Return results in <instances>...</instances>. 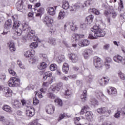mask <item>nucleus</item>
Instances as JSON below:
<instances>
[{"label": "nucleus", "instance_id": "nucleus-1", "mask_svg": "<svg viewBox=\"0 0 125 125\" xmlns=\"http://www.w3.org/2000/svg\"><path fill=\"white\" fill-rule=\"evenodd\" d=\"M23 29H24L23 31L27 34V37L28 40H33L34 42L39 40V38L35 35H36L35 30H32L26 22H25L22 26L18 27L15 29V34L17 35L18 37H20L23 33Z\"/></svg>", "mask_w": 125, "mask_h": 125}, {"label": "nucleus", "instance_id": "nucleus-2", "mask_svg": "<svg viewBox=\"0 0 125 125\" xmlns=\"http://www.w3.org/2000/svg\"><path fill=\"white\" fill-rule=\"evenodd\" d=\"M91 30L94 33L89 34L88 38L91 40H94L97 38L104 37L106 35V32L104 31L101 30L100 25L96 24L93 26L91 29Z\"/></svg>", "mask_w": 125, "mask_h": 125}, {"label": "nucleus", "instance_id": "nucleus-3", "mask_svg": "<svg viewBox=\"0 0 125 125\" xmlns=\"http://www.w3.org/2000/svg\"><path fill=\"white\" fill-rule=\"evenodd\" d=\"M20 85V80L16 77H12L8 82V85L11 87H15V86H19Z\"/></svg>", "mask_w": 125, "mask_h": 125}, {"label": "nucleus", "instance_id": "nucleus-4", "mask_svg": "<svg viewBox=\"0 0 125 125\" xmlns=\"http://www.w3.org/2000/svg\"><path fill=\"white\" fill-rule=\"evenodd\" d=\"M94 65L95 68H97L99 70H101L102 69V61L101 59L98 57H95Z\"/></svg>", "mask_w": 125, "mask_h": 125}, {"label": "nucleus", "instance_id": "nucleus-5", "mask_svg": "<svg viewBox=\"0 0 125 125\" xmlns=\"http://www.w3.org/2000/svg\"><path fill=\"white\" fill-rule=\"evenodd\" d=\"M63 86V83H58L57 84H55L51 86L50 88L52 91H54L55 92H58L62 88Z\"/></svg>", "mask_w": 125, "mask_h": 125}, {"label": "nucleus", "instance_id": "nucleus-6", "mask_svg": "<svg viewBox=\"0 0 125 125\" xmlns=\"http://www.w3.org/2000/svg\"><path fill=\"white\" fill-rule=\"evenodd\" d=\"M113 60L117 63H122L123 65H125V58L120 55H117L113 57Z\"/></svg>", "mask_w": 125, "mask_h": 125}, {"label": "nucleus", "instance_id": "nucleus-7", "mask_svg": "<svg viewBox=\"0 0 125 125\" xmlns=\"http://www.w3.org/2000/svg\"><path fill=\"white\" fill-rule=\"evenodd\" d=\"M43 22L48 27H50V26H51L52 24V23H53V20L51 18H49L48 16H46L44 18Z\"/></svg>", "mask_w": 125, "mask_h": 125}, {"label": "nucleus", "instance_id": "nucleus-8", "mask_svg": "<svg viewBox=\"0 0 125 125\" xmlns=\"http://www.w3.org/2000/svg\"><path fill=\"white\" fill-rule=\"evenodd\" d=\"M97 111L99 114H101V115H104V114H110L111 113L110 110H108L107 107H102L100 108L97 109Z\"/></svg>", "mask_w": 125, "mask_h": 125}, {"label": "nucleus", "instance_id": "nucleus-9", "mask_svg": "<svg viewBox=\"0 0 125 125\" xmlns=\"http://www.w3.org/2000/svg\"><path fill=\"white\" fill-rule=\"evenodd\" d=\"M2 90L5 97H10L12 95V91L9 87H5Z\"/></svg>", "mask_w": 125, "mask_h": 125}, {"label": "nucleus", "instance_id": "nucleus-10", "mask_svg": "<svg viewBox=\"0 0 125 125\" xmlns=\"http://www.w3.org/2000/svg\"><path fill=\"white\" fill-rule=\"evenodd\" d=\"M55 110V107L52 104L47 105L45 107V111L46 113H47V114H49V115H52V114L54 113Z\"/></svg>", "mask_w": 125, "mask_h": 125}, {"label": "nucleus", "instance_id": "nucleus-11", "mask_svg": "<svg viewBox=\"0 0 125 125\" xmlns=\"http://www.w3.org/2000/svg\"><path fill=\"white\" fill-rule=\"evenodd\" d=\"M7 46L9 47V49L11 52H15L16 50V47H15V43L13 41H10L7 43Z\"/></svg>", "mask_w": 125, "mask_h": 125}, {"label": "nucleus", "instance_id": "nucleus-12", "mask_svg": "<svg viewBox=\"0 0 125 125\" xmlns=\"http://www.w3.org/2000/svg\"><path fill=\"white\" fill-rule=\"evenodd\" d=\"M93 51L90 49H85L83 52V55L85 59H87L90 56L92 55Z\"/></svg>", "mask_w": 125, "mask_h": 125}, {"label": "nucleus", "instance_id": "nucleus-13", "mask_svg": "<svg viewBox=\"0 0 125 125\" xmlns=\"http://www.w3.org/2000/svg\"><path fill=\"white\" fill-rule=\"evenodd\" d=\"M35 108L32 106H29L26 110V116L27 117H33L35 115Z\"/></svg>", "mask_w": 125, "mask_h": 125}, {"label": "nucleus", "instance_id": "nucleus-14", "mask_svg": "<svg viewBox=\"0 0 125 125\" xmlns=\"http://www.w3.org/2000/svg\"><path fill=\"white\" fill-rule=\"evenodd\" d=\"M109 81H110L109 78L104 77L103 78H102L99 81L100 85H101L102 86H105V85H106V84H108V83H109Z\"/></svg>", "mask_w": 125, "mask_h": 125}, {"label": "nucleus", "instance_id": "nucleus-15", "mask_svg": "<svg viewBox=\"0 0 125 125\" xmlns=\"http://www.w3.org/2000/svg\"><path fill=\"white\" fill-rule=\"evenodd\" d=\"M69 57L73 63H77V62H78V60H79V58L78 57L77 54L72 53L69 54Z\"/></svg>", "mask_w": 125, "mask_h": 125}, {"label": "nucleus", "instance_id": "nucleus-16", "mask_svg": "<svg viewBox=\"0 0 125 125\" xmlns=\"http://www.w3.org/2000/svg\"><path fill=\"white\" fill-rule=\"evenodd\" d=\"M90 43L89 41L87 40H82L79 42L78 45L79 46H81V47H83V46H87V45H89Z\"/></svg>", "mask_w": 125, "mask_h": 125}, {"label": "nucleus", "instance_id": "nucleus-17", "mask_svg": "<svg viewBox=\"0 0 125 125\" xmlns=\"http://www.w3.org/2000/svg\"><path fill=\"white\" fill-rule=\"evenodd\" d=\"M24 24H21V22L18 21H14L12 26V29H13L14 30H16V29H17V28H19L20 27H21Z\"/></svg>", "mask_w": 125, "mask_h": 125}, {"label": "nucleus", "instance_id": "nucleus-18", "mask_svg": "<svg viewBox=\"0 0 125 125\" xmlns=\"http://www.w3.org/2000/svg\"><path fill=\"white\" fill-rule=\"evenodd\" d=\"M47 11L48 14L50 15L51 16H54L55 14L56 13V11L55 9L53 8V7H49L47 9Z\"/></svg>", "mask_w": 125, "mask_h": 125}, {"label": "nucleus", "instance_id": "nucleus-19", "mask_svg": "<svg viewBox=\"0 0 125 125\" xmlns=\"http://www.w3.org/2000/svg\"><path fill=\"white\" fill-rule=\"evenodd\" d=\"M12 26V21L11 20L9 19L8 20L4 26V28L5 30H8V29H10L11 27Z\"/></svg>", "mask_w": 125, "mask_h": 125}, {"label": "nucleus", "instance_id": "nucleus-20", "mask_svg": "<svg viewBox=\"0 0 125 125\" xmlns=\"http://www.w3.org/2000/svg\"><path fill=\"white\" fill-rule=\"evenodd\" d=\"M33 52H35V50H30L26 51L24 52V55L25 57H26V58L33 57L34 54H33Z\"/></svg>", "mask_w": 125, "mask_h": 125}, {"label": "nucleus", "instance_id": "nucleus-21", "mask_svg": "<svg viewBox=\"0 0 125 125\" xmlns=\"http://www.w3.org/2000/svg\"><path fill=\"white\" fill-rule=\"evenodd\" d=\"M93 79H94V75H88L87 77V81L86 82V85H87V86H89V84H90L91 83H92Z\"/></svg>", "mask_w": 125, "mask_h": 125}, {"label": "nucleus", "instance_id": "nucleus-22", "mask_svg": "<svg viewBox=\"0 0 125 125\" xmlns=\"http://www.w3.org/2000/svg\"><path fill=\"white\" fill-rule=\"evenodd\" d=\"M85 116L86 119L88 120L89 122H92V112L86 111Z\"/></svg>", "mask_w": 125, "mask_h": 125}, {"label": "nucleus", "instance_id": "nucleus-23", "mask_svg": "<svg viewBox=\"0 0 125 125\" xmlns=\"http://www.w3.org/2000/svg\"><path fill=\"white\" fill-rule=\"evenodd\" d=\"M93 21V15H90L86 17L85 20V23L87 24V25H90L91 23H92V21Z\"/></svg>", "mask_w": 125, "mask_h": 125}, {"label": "nucleus", "instance_id": "nucleus-24", "mask_svg": "<svg viewBox=\"0 0 125 125\" xmlns=\"http://www.w3.org/2000/svg\"><path fill=\"white\" fill-rule=\"evenodd\" d=\"M21 106L22 105L21 104V103L18 101H15L13 104V108H15V109L21 108Z\"/></svg>", "mask_w": 125, "mask_h": 125}, {"label": "nucleus", "instance_id": "nucleus-25", "mask_svg": "<svg viewBox=\"0 0 125 125\" xmlns=\"http://www.w3.org/2000/svg\"><path fill=\"white\" fill-rule=\"evenodd\" d=\"M2 109L5 112H7V113H12V108L9 105H4L2 106Z\"/></svg>", "mask_w": 125, "mask_h": 125}, {"label": "nucleus", "instance_id": "nucleus-26", "mask_svg": "<svg viewBox=\"0 0 125 125\" xmlns=\"http://www.w3.org/2000/svg\"><path fill=\"white\" fill-rule=\"evenodd\" d=\"M68 25L70 26L71 31H73V32L78 31V27H77V25H76L75 23L73 22H69Z\"/></svg>", "mask_w": 125, "mask_h": 125}, {"label": "nucleus", "instance_id": "nucleus-27", "mask_svg": "<svg viewBox=\"0 0 125 125\" xmlns=\"http://www.w3.org/2000/svg\"><path fill=\"white\" fill-rule=\"evenodd\" d=\"M52 76V73L50 71L45 72L43 75V80L45 81L47 78H50Z\"/></svg>", "mask_w": 125, "mask_h": 125}, {"label": "nucleus", "instance_id": "nucleus-28", "mask_svg": "<svg viewBox=\"0 0 125 125\" xmlns=\"http://www.w3.org/2000/svg\"><path fill=\"white\" fill-rule=\"evenodd\" d=\"M84 36V35H79L76 34H73L72 36L73 40L75 41H79V39H82V38Z\"/></svg>", "mask_w": 125, "mask_h": 125}, {"label": "nucleus", "instance_id": "nucleus-29", "mask_svg": "<svg viewBox=\"0 0 125 125\" xmlns=\"http://www.w3.org/2000/svg\"><path fill=\"white\" fill-rule=\"evenodd\" d=\"M47 67V64L45 62H42L38 65V68L39 70H43Z\"/></svg>", "mask_w": 125, "mask_h": 125}, {"label": "nucleus", "instance_id": "nucleus-30", "mask_svg": "<svg viewBox=\"0 0 125 125\" xmlns=\"http://www.w3.org/2000/svg\"><path fill=\"white\" fill-rule=\"evenodd\" d=\"M62 71H63V73H65V74H67V73H68V71H69V64H68L67 63L65 62L63 63L62 66Z\"/></svg>", "mask_w": 125, "mask_h": 125}, {"label": "nucleus", "instance_id": "nucleus-31", "mask_svg": "<svg viewBox=\"0 0 125 125\" xmlns=\"http://www.w3.org/2000/svg\"><path fill=\"white\" fill-rule=\"evenodd\" d=\"M86 93H87V91L86 90H85L83 91V93L81 96V98L83 102H85V101H86V99H87L86 96L87 95Z\"/></svg>", "mask_w": 125, "mask_h": 125}, {"label": "nucleus", "instance_id": "nucleus-32", "mask_svg": "<svg viewBox=\"0 0 125 125\" xmlns=\"http://www.w3.org/2000/svg\"><path fill=\"white\" fill-rule=\"evenodd\" d=\"M110 90L111 92H110ZM110 90L107 89V92L110 95L111 94H117V89L115 87H110Z\"/></svg>", "mask_w": 125, "mask_h": 125}, {"label": "nucleus", "instance_id": "nucleus-33", "mask_svg": "<svg viewBox=\"0 0 125 125\" xmlns=\"http://www.w3.org/2000/svg\"><path fill=\"white\" fill-rule=\"evenodd\" d=\"M64 17H65V12L63 10L60 11L58 16V20L64 19Z\"/></svg>", "mask_w": 125, "mask_h": 125}, {"label": "nucleus", "instance_id": "nucleus-34", "mask_svg": "<svg viewBox=\"0 0 125 125\" xmlns=\"http://www.w3.org/2000/svg\"><path fill=\"white\" fill-rule=\"evenodd\" d=\"M54 102L56 103L57 105H58L60 107L63 106V102H62V100L59 98L56 99L54 100Z\"/></svg>", "mask_w": 125, "mask_h": 125}, {"label": "nucleus", "instance_id": "nucleus-35", "mask_svg": "<svg viewBox=\"0 0 125 125\" xmlns=\"http://www.w3.org/2000/svg\"><path fill=\"white\" fill-rule=\"evenodd\" d=\"M70 7V5H69V2L67 1L63 0L62 3V8L63 9H68Z\"/></svg>", "mask_w": 125, "mask_h": 125}, {"label": "nucleus", "instance_id": "nucleus-36", "mask_svg": "<svg viewBox=\"0 0 125 125\" xmlns=\"http://www.w3.org/2000/svg\"><path fill=\"white\" fill-rule=\"evenodd\" d=\"M52 83H53V80L50 79L48 82L43 83L42 85L43 87H48L49 86V84Z\"/></svg>", "mask_w": 125, "mask_h": 125}, {"label": "nucleus", "instance_id": "nucleus-37", "mask_svg": "<svg viewBox=\"0 0 125 125\" xmlns=\"http://www.w3.org/2000/svg\"><path fill=\"white\" fill-rule=\"evenodd\" d=\"M48 42L52 45H55L56 44V40L54 38H50L49 39Z\"/></svg>", "mask_w": 125, "mask_h": 125}, {"label": "nucleus", "instance_id": "nucleus-38", "mask_svg": "<svg viewBox=\"0 0 125 125\" xmlns=\"http://www.w3.org/2000/svg\"><path fill=\"white\" fill-rule=\"evenodd\" d=\"M70 117L71 116H69L67 115V114L65 113H63V114H61L59 117V121H61V120H63V119H64V118H70Z\"/></svg>", "mask_w": 125, "mask_h": 125}, {"label": "nucleus", "instance_id": "nucleus-39", "mask_svg": "<svg viewBox=\"0 0 125 125\" xmlns=\"http://www.w3.org/2000/svg\"><path fill=\"white\" fill-rule=\"evenodd\" d=\"M65 98H70L72 97V93L69 90L65 91V93L64 94Z\"/></svg>", "mask_w": 125, "mask_h": 125}, {"label": "nucleus", "instance_id": "nucleus-40", "mask_svg": "<svg viewBox=\"0 0 125 125\" xmlns=\"http://www.w3.org/2000/svg\"><path fill=\"white\" fill-rule=\"evenodd\" d=\"M96 96L97 97H98V98H101V99H103V98H105L104 94H103V93H102V92H98L96 94Z\"/></svg>", "mask_w": 125, "mask_h": 125}, {"label": "nucleus", "instance_id": "nucleus-41", "mask_svg": "<svg viewBox=\"0 0 125 125\" xmlns=\"http://www.w3.org/2000/svg\"><path fill=\"white\" fill-rule=\"evenodd\" d=\"M90 102L92 105H98V101L96 100V99H94V98H92L90 100Z\"/></svg>", "mask_w": 125, "mask_h": 125}, {"label": "nucleus", "instance_id": "nucleus-42", "mask_svg": "<svg viewBox=\"0 0 125 125\" xmlns=\"http://www.w3.org/2000/svg\"><path fill=\"white\" fill-rule=\"evenodd\" d=\"M50 70L51 71H56L57 70V65L56 64H52L50 66Z\"/></svg>", "mask_w": 125, "mask_h": 125}, {"label": "nucleus", "instance_id": "nucleus-43", "mask_svg": "<svg viewBox=\"0 0 125 125\" xmlns=\"http://www.w3.org/2000/svg\"><path fill=\"white\" fill-rule=\"evenodd\" d=\"M118 75L119 78H120V79H121V80H123V81H125V76L124 73H122V71H119L118 73Z\"/></svg>", "mask_w": 125, "mask_h": 125}, {"label": "nucleus", "instance_id": "nucleus-44", "mask_svg": "<svg viewBox=\"0 0 125 125\" xmlns=\"http://www.w3.org/2000/svg\"><path fill=\"white\" fill-rule=\"evenodd\" d=\"M38 42H32L31 43V44L30 45V48H37V47H38Z\"/></svg>", "mask_w": 125, "mask_h": 125}, {"label": "nucleus", "instance_id": "nucleus-45", "mask_svg": "<svg viewBox=\"0 0 125 125\" xmlns=\"http://www.w3.org/2000/svg\"><path fill=\"white\" fill-rule=\"evenodd\" d=\"M16 7L18 10H22L23 9V5L21 3L18 2L16 4Z\"/></svg>", "mask_w": 125, "mask_h": 125}, {"label": "nucleus", "instance_id": "nucleus-46", "mask_svg": "<svg viewBox=\"0 0 125 125\" xmlns=\"http://www.w3.org/2000/svg\"><path fill=\"white\" fill-rule=\"evenodd\" d=\"M76 83L77 85H78V86H79L80 87H82V86H83V81L77 80L76 81Z\"/></svg>", "mask_w": 125, "mask_h": 125}, {"label": "nucleus", "instance_id": "nucleus-47", "mask_svg": "<svg viewBox=\"0 0 125 125\" xmlns=\"http://www.w3.org/2000/svg\"><path fill=\"white\" fill-rule=\"evenodd\" d=\"M47 96L49 97V98H51V99H54V98L56 97V96L52 93H48L47 94Z\"/></svg>", "mask_w": 125, "mask_h": 125}, {"label": "nucleus", "instance_id": "nucleus-48", "mask_svg": "<svg viewBox=\"0 0 125 125\" xmlns=\"http://www.w3.org/2000/svg\"><path fill=\"white\" fill-rule=\"evenodd\" d=\"M92 11L94 14H95L96 15H99V14H100L99 11L95 8L92 9Z\"/></svg>", "mask_w": 125, "mask_h": 125}, {"label": "nucleus", "instance_id": "nucleus-49", "mask_svg": "<svg viewBox=\"0 0 125 125\" xmlns=\"http://www.w3.org/2000/svg\"><path fill=\"white\" fill-rule=\"evenodd\" d=\"M37 12L42 15V14L44 12V8L40 7L38 10H37Z\"/></svg>", "mask_w": 125, "mask_h": 125}, {"label": "nucleus", "instance_id": "nucleus-50", "mask_svg": "<svg viewBox=\"0 0 125 125\" xmlns=\"http://www.w3.org/2000/svg\"><path fill=\"white\" fill-rule=\"evenodd\" d=\"M33 103L34 105H38L40 103V101L37 99V98H34L33 100Z\"/></svg>", "mask_w": 125, "mask_h": 125}, {"label": "nucleus", "instance_id": "nucleus-51", "mask_svg": "<svg viewBox=\"0 0 125 125\" xmlns=\"http://www.w3.org/2000/svg\"><path fill=\"white\" fill-rule=\"evenodd\" d=\"M17 64L21 69H24V65H23L22 62L20 60L17 61Z\"/></svg>", "mask_w": 125, "mask_h": 125}, {"label": "nucleus", "instance_id": "nucleus-52", "mask_svg": "<svg viewBox=\"0 0 125 125\" xmlns=\"http://www.w3.org/2000/svg\"><path fill=\"white\" fill-rule=\"evenodd\" d=\"M87 111V107L86 106H84V108H83L80 112L81 115H83L84 114L85 112H86Z\"/></svg>", "mask_w": 125, "mask_h": 125}, {"label": "nucleus", "instance_id": "nucleus-53", "mask_svg": "<svg viewBox=\"0 0 125 125\" xmlns=\"http://www.w3.org/2000/svg\"><path fill=\"white\" fill-rule=\"evenodd\" d=\"M42 57L43 58L44 61H45V62H48V59L47 58V55L46 54H42Z\"/></svg>", "mask_w": 125, "mask_h": 125}, {"label": "nucleus", "instance_id": "nucleus-54", "mask_svg": "<svg viewBox=\"0 0 125 125\" xmlns=\"http://www.w3.org/2000/svg\"><path fill=\"white\" fill-rule=\"evenodd\" d=\"M37 61V59L35 58H33V57H31L29 60V62H31L32 64L35 63Z\"/></svg>", "mask_w": 125, "mask_h": 125}, {"label": "nucleus", "instance_id": "nucleus-55", "mask_svg": "<svg viewBox=\"0 0 125 125\" xmlns=\"http://www.w3.org/2000/svg\"><path fill=\"white\" fill-rule=\"evenodd\" d=\"M8 71H9V74H10L12 76H15V75H16V73H15V72H14V71H13V70H12L10 68L9 69Z\"/></svg>", "mask_w": 125, "mask_h": 125}, {"label": "nucleus", "instance_id": "nucleus-56", "mask_svg": "<svg viewBox=\"0 0 125 125\" xmlns=\"http://www.w3.org/2000/svg\"><path fill=\"white\" fill-rule=\"evenodd\" d=\"M0 79L1 80H4V81L6 79V75L5 73H2L0 75Z\"/></svg>", "mask_w": 125, "mask_h": 125}, {"label": "nucleus", "instance_id": "nucleus-57", "mask_svg": "<svg viewBox=\"0 0 125 125\" xmlns=\"http://www.w3.org/2000/svg\"><path fill=\"white\" fill-rule=\"evenodd\" d=\"M80 28L83 30H85L86 29V25L85 23H83L80 25Z\"/></svg>", "mask_w": 125, "mask_h": 125}, {"label": "nucleus", "instance_id": "nucleus-58", "mask_svg": "<svg viewBox=\"0 0 125 125\" xmlns=\"http://www.w3.org/2000/svg\"><path fill=\"white\" fill-rule=\"evenodd\" d=\"M69 79H72L73 80H75V79H77L78 78V76L76 75H71L68 76Z\"/></svg>", "mask_w": 125, "mask_h": 125}, {"label": "nucleus", "instance_id": "nucleus-59", "mask_svg": "<svg viewBox=\"0 0 125 125\" xmlns=\"http://www.w3.org/2000/svg\"><path fill=\"white\" fill-rule=\"evenodd\" d=\"M111 12H109V10H105L104 12V15L105 16H108L109 14H111Z\"/></svg>", "mask_w": 125, "mask_h": 125}, {"label": "nucleus", "instance_id": "nucleus-60", "mask_svg": "<svg viewBox=\"0 0 125 125\" xmlns=\"http://www.w3.org/2000/svg\"><path fill=\"white\" fill-rule=\"evenodd\" d=\"M0 122L4 123L5 122V118L3 116H0Z\"/></svg>", "mask_w": 125, "mask_h": 125}, {"label": "nucleus", "instance_id": "nucleus-61", "mask_svg": "<svg viewBox=\"0 0 125 125\" xmlns=\"http://www.w3.org/2000/svg\"><path fill=\"white\" fill-rule=\"evenodd\" d=\"M108 10L109 12H111V13H112V12H114V7L112 6H109Z\"/></svg>", "mask_w": 125, "mask_h": 125}, {"label": "nucleus", "instance_id": "nucleus-62", "mask_svg": "<svg viewBox=\"0 0 125 125\" xmlns=\"http://www.w3.org/2000/svg\"><path fill=\"white\" fill-rule=\"evenodd\" d=\"M77 9V6L74 5L71 6V9H70V11H76Z\"/></svg>", "mask_w": 125, "mask_h": 125}, {"label": "nucleus", "instance_id": "nucleus-63", "mask_svg": "<svg viewBox=\"0 0 125 125\" xmlns=\"http://www.w3.org/2000/svg\"><path fill=\"white\" fill-rule=\"evenodd\" d=\"M106 63H111L112 62V59L109 57H107L106 58Z\"/></svg>", "mask_w": 125, "mask_h": 125}, {"label": "nucleus", "instance_id": "nucleus-64", "mask_svg": "<svg viewBox=\"0 0 125 125\" xmlns=\"http://www.w3.org/2000/svg\"><path fill=\"white\" fill-rule=\"evenodd\" d=\"M105 66L106 69H107V70L108 69H110V68L111 67V66L110 65V64H109V63H108V62H105Z\"/></svg>", "mask_w": 125, "mask_h": 125}]
</instances>
